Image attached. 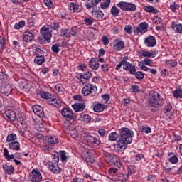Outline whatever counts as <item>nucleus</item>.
Listing matches in <instances>:
<instances>
[{"mask_svg": "<svg viewBox=\"0 0 182 182\" xmlns=\"http://www.w3.org/2000/svg\"><path fill=\"white\" fill-rule=\"evenodd\" d=\"M119 139L117 141V149L118 151L126 150L128 144L133 141L134 133L128 128L124 127L119 130Z\"/></svg>", "mask_w": 182, "mask_h": 182, "instance_id": "nucleus-1", "label": "nucleus"}, {"mask_svg": "<svg viewBox=\"0 0 182 182\" xmlns=\"http://www.w3.org/2000/svg\"><path fill=\"white\" fill-rule=\"evenodd\" d=\"M164 105V99L157 91H150L148 97L149 107H161Z\"/></svg>", "mask_w": 182, "mask_h": 182, "instance_id": "nucleus-2", "label": "nucleus"}, {"mask_svg": "<svg viewBox=\"0 0 182 182\" xmlns=\"http://www.w3.org/2000/svg\"><path fill=\"white\" fill-rule=\"evenodd\" d=\"M41 33L42 38H38V41L40 43H49L50 42V39L52 38V31L49 28V27H46V26H44L41 29Z\"/></svg>", "mask_w": 182, "mask_h": 182, "instance_id": "nucleus-3", "label": "nucleus"}, {"mask_svg": "<svg viewBox=\"0 0 182 182\" xmlns=\"http://www.w3.org/2000/svg\"><path fill=\"white\" fill-rule=\"evenodd\" d=\"M82 92L84 96H89V95L95 96L97 93V87L95 85L87 84L82 88Z\"/></svg>", "mask_w": 182, "mask_h": 182, "instance_id": "nucleus-4", "label": "nucleus"}, {"mask_svg": "<svg viewBox=\"0 0 182 182\" xmlns=\"http://www.w3.org/2000/svg\"><path fill=\"white\" fill-rule=\"evenodd\" d=\"M118 8H120L122 9V11H131L132 12H134L136 9V4H132V3H127L125 1H120L117 4Z\"/></svg>", "mask_w": 182, "mask_h": 182, "instance_id": "nucleus-5", "label": "nucleus"}, {"mask_svg": "<svg viewBox=\"0 0 182 182\" xmlns=\"http://www.w3.org/2000/svg\"><path fill=\"white\" fill-rule=\"evenodd\" d=\"M61 114L68 120H75V114H73V111H72V109L70 108H63L61 110Z\"/></svg>", "mask_w": 182, "mask_h": 182, "instance_id": "nucleus-6", "label": "nucleus"}, {"mask_svg": "<svg viewBox=\"0 0 182 182\" xmlns=\"http://www.w3.org/2000/svg\"><path fill=\"white\" fill-rule=\"evenodd\" d=\"M32 176L30 177V180L32 182H41L42 181V174L38 169H33L31 171Z\"/></svg>", "mask_w": 182, "mask_h": 182, "instance_id": "nucleus-7", "label": "nucleus"}, {"mask_svg": "<svg viewBox=\"0 0 182 182\" xmlns=\"http://www.w3.org/2000/svg\"><path fill=\"white\" fill-rule=\"evenodd\" d=\"M144 44L146 45L148 48H153L156 46V45H157L156 37L153 36L146 37L144 40Z\"/></svg>", "mask_w": 182, "mask_h": 182, "instance_id": "nucleus-8", "label": "nucleus"}, {"mask_svg": "<svg viewBox=\"0 0 182 182\" xmlns=\"http://www.w3.org/2000/svg\"><path fill=\"white\" fill-rule=\"evenodd\" d=\"M32 109L35 114H37L38 117H41V119L45 117V112H43V108L41 106L36 105L32 107Z\"/></svg>", "mask_w": 182, "mask_h": 182, "instance_id": "nucleus-9", "label": "nucleus"}, {"mask_svg": "<svg viewBox=\"0 0 182 182\" xmlns=\"http://www.w3.org/2000/svg\"><path fill=\"white\" fill-rule=\"evenodd\" d=\"M147 29H149V24L147 23H141L138 26L136 27L135 32L136 33H146L147 32Z\"/></svg>", "mask_w": 182, "mask_h": 182, "instance_id": "nucleus-10", "label": "nucleus"}, {"mask_svg": "<svg viewBox=\"0 0 182 182\" xmlns=\"http://www.w3.org/2000/svg\"><path fill=\"white\" fill-rule=\"evenodd\" d=\"M113 49L115 52H120L122 49H124V42L123 41L116 39L114 41V45L113 46Z\"/></svg>", "mask_w": 182, "mask_h": 182, "instance_id": "nucleus-11", "label": "nucleus"}, {"mask_svg": "<svg viewBox=\"0 0 182 182\" xmlns=\"http://www.w3.org/2000/svg\"><path fill=\"white\" fill-rule=\"evenodd\" d=\"M87 143H90V144H92V146H100L102 144V141L100 139H96V137L92 136V135H88L87 136Z\"/></svg>", "mask_w": 182, "mask_h": 182, "instance_id": "nucleus-12", "label": "nucleus"}, {"mask_svg": "<svg viewBox=\"0 0 182 182\" xmlns=\"http://www.w3.org/2000/svg\"><path fill=\"white\" fill-rule=\"evenodd\" d=\"M43 143L44 144H47V146H53V144L58 143V137L55 136L47 137L43 139Z\"/></svg>", "mask_w": 182, "mask_h": 182, "instance_id": "nucleus-13", "label": "nucleus"}, {"mask_svg": "<svg viewBox=\"0 0 182 182\" xmlns=\"http://www.w3.org/2000/svg\"><path fill=\"white\" fill-rule=\"evenodd\" d=\"M4 113L10 122H15V120H16V113H15V111L12 109H6Z\"/></svg>", "mask_w": 182, "mask_h": 182, "instance_id": "nucleus-14", "label": "nucleus"}, {"mask_svg": "<svg viewBox=\"0 0 182 182\" xmlns=\"http://www.w3.org/2000/svg\"><path fill=\"white\" fill-rule=\"evenodd\" d=\"M128 65H129V62H127V57H125L117 65L115 69H116V70H120V68H122V66H123V69H124V70H126V69H129Z\"/></svg>", "mask_w": 182, "mask_h": 182, "instance_id": "nucleus-15", "label": "nucleus"}, {"mask_svg": "<svg viewBox=\"0 0 182 182\" xmlns=\"http://www.w3.org/2000/svg\"><path fill=\"white\" fill-rule=\"evenodd\" d=\"M89 65L93 70L99 69V60L96 58H92L89 62Z\"/></svg>", "mask_w": 182, "mask_h": 182, "instance_id": "nucleus-16", "label": "nucleus"}, {"mask_svg": "<svg viewBox=\"0 0 182 182\" xmlns=\"http://www.w3.org/2000/svg\"><path fill=\"white\" fill-rule=\"evenodd\" d=\"M48 166L50 171H52L53 174H59V173L62 171V169L59 168V166L56 164H54L53 163L50 162L48 164Z\"/></svg>", "mask_w": 182, "mask_h": 182, "instance_id": "nucleus-17", "label": "nucleus"}, {"mask_svg": "<svg viewBox=\"0 0 182 182\" xmlns=\"http://www.w3.org/2000/svg\"><path fill=\"white\" fill-rule=\"evenodd\" d=\"M22 38L24 42H31L33 41L34 36L31 31H26L23 33Z\"/></svg>", "mask_w": 182, "mask_h": 182, "instance_id": "nucleus-18", "label": "nucleus"}, {"mask_svg": "<svg viewBox=\"0 0 182 182\" xmlns=\"http://www.w3.org/2000/svg\"><path fill=\"white\" fill-rule=\"evenodd\" d=\"M72 107L74 109L75 112H83L86 109V105L85 103H75L72 105Z\"/></svg>", "mask_w": 182, "mask_h": 182, "instance_id": "nucleus-19", "label": "nucleus"}, {"mask_svg": "<svg viewBox=\"0 0 182 182\" xmlns=\"http://www.w3.org/2000/svg\"><path fill=\"white\" fill-rule=\"evenodd\" d=\"M3 170L5 172V174H8L9 176H11V174H14L15 173V167L14 166H8L7 164H4L2 166Z\"/></svg>", "mask_w": 182, "mask_h": 182, "instance_id": "nucleus-20", "label": "nucleus"}, {"mask_svg": "<svg viewBox=\"0 0 182 182\" xmlns=\"http://www.w3.org/2000/svg\"><path fill=\"white\" fill-rule=\"evenodd\" d=\"M9 149H10V150L19 151V150H21V144H19V142L16 141H14V142H10L9 143Z\"/></svg>", "mask_w": 182, "mask_h": 182, "instance_id": "nucleus-21", "label": "nucleus"}, {"mask_svg": "<svg viewBox=\"0 0 182 182\" xmlns=\"http://www.w3.org/2000/svg\"><path fill=\"white\" fill-rule=\"evenodd\" d=\"M48 105H52L57 108H59L62 106V102H60V100H58L57 97L53 98L51 97V99H50V100H48Z\"/></svg>", "mask_w": 182, "mask_h": 182, "instance_id": "nucleus-22", "label": "nucleus"}, {"mask_svg": "<svg viewBox=\"0 0 182 182\" xmlns=\"http://www.w3.org/2000/svg\"><path fill=\"white\" fill-rule=\"evenodd\" d=\"M171 28L176 33H182V24H177V23L173 21L171 23Z\"/></svg>", "mask_w": 182, "mask_h": 182, "instance_id": "nucleus-23", "label": "nucleus"}, {"mask_svg": "<svg viewBox=\"0 0 182 182\" xmlns=\"http://www.w3.org/2000/svg\"><path fill=\"white\" fill-rule=\"evenodd\" d=\"M33 55L36 57L44 55L42 49L38 48L36 45L33 46Z\"/></svg>", "mask_w": 182, "mask_h": 182, "instance_id": "nucleus-24", "label": "nucleus"}, {"mask_svg": "<svg viewBox=\"0 0 182 182\" xmlns=\"http://www.w3.org/2000/svg\"><path fill=\"white\" fill-rule=\"evenodd\" d=\"M45 55H38L34 58V63L38 65H43V63H45Z\"/></svg>", "mask_w": 182, "mask_h": 182, "instance_id": "nucleus-25", "label": "nucleus"}, {"mask_svg": "<svg viewBox=\"0 0 182 182\" xmlns=\"http://www.w3.org/2000/svg\"><path fill=\"white\" fill-rule=\"evenodd\" d=\"M144 11L149 12V14H158L159 10L154 8L153 6H144L143 7Z\"/></svg>", "mask_w": 182, "mask_h": 182, "instance_id": "nucleus-26", "label": "nucleus"}, {"mask_svg": "<svg viewBox=\"0 0 182 182\" xmlns=\"http://www.w3.org/2000/svg\"><path fill=\"white\" fill-rule=\"evenodd\" d=\"M80 120L84 122L85 123H90L92 121V117L89 114H81L80 116Z\"/></svg>", "mask_w": 182, "mask_h": 182, "instance_id": "nucleus-27", "label": "nucleus"}, {"mask_svg": "<svg viewBox=\"0 0 182 182\" xmlns=\"http://www.w3.org/2000/svg\"><path fill=\"white\" fill-rule=\"evenodd\" d=\"M92 14L94 15V18H96V19H102L103 16H105V14H103L102 11L95 9L94 11H92Z\"/></svg>", "mask_w": 182, "mask_h": 182, "instance_id": "nucleus-28", "label": "nucleus"}, {"mask_svg": "<svg viewBox=\"0 0 182 182\" xmlns=\"http://www.w3.org/2000/svg\"><path fill=\"white\" fill-rule=\"evenodd\" d=\"M102 0H92L90 3H87L85 4V7L88 11H90L93 6H96L99 2H100Z\"/></svg>", "mask_w": 182, "mask_h": 182, "instance_id": "nucleus-29", "label": "nucleus"}, {"mask_svg": "<svg viewBox=\"0 0 182 182\" xmlns=\"http://www.w3.org/2000/svg\"><path fill=\"white\" fill-rule=\"evenodd\" d=\"M105 109V105L103 104H96L93 107L94 112H96L97 113H102Z\"/></svg>", "mask_w": 182, "mask_h": 182, "instance_id": "nucleus-30", "label": "nucleus"}, {"mask_svg": "<svg viewBox=\"0 0 182 182\" xmlns=\"http://www.w3.org/2000/svg\"><path fill=\"white\" fill-rule=\"evenodd\" d=\"M3 90V93H4V95H11L12 93V87L11 86V85L7 84L5 86L3 87L2 88Z\"/></svg>", "mask_w": 182, "mask_h": 182, "instance_id": "nucleus-31", "label": "nucleus"}, {"mask_svg": "<svg viewBox=\"0 0 182 182\" xmlns=\"http://www.w3.org/2000/svg\"><path fill=\"white\" fill-rule=\"evenodd\" d=\"M40 96L42 99H46V100H50L52 99V94L48 92L41 91L40 92Z\"/></svg>", "mask_w": 182, "mask_h": 182, "instance_id": "nucleus-32", "label": "nucleus"}, {"mask_svg": "<svg viewBox=\"0 0 182 182\" xmlns=\"http://www.w3.org/2000/svg\"><path fill=\"white\" fill-rule=\"evenodd\" d=\"M60 32V36L63 38H70V30L68 28H62Z\"/></svg>", "mask_w": 182, "mask_h": 182, "instance_id": "nucleus-33", "label": "nucleus"}, {"mask_svg": "<svg viewBox=\"0 0 182 182\" xmlns=\"http://www.w3.org/2000/svg\"><path fill=\"white\" fill-rule=\"evenodd\" d=\"M69 9L72 12H80L82 11V9H80L77 5L75 4V3L70 4Z\"/></svg>", "mask_w": 182, "mask_h": 182, "instance_id": "nucleus-34", "label": "nucleus"}, {"mask_svg": "<svg viewBox=\"0 0 182 182\" xmlns=\"http://www.w3.org/2000/svg\"><path fill=\"white\" fill-rule=\"evenodd\" d=\"M117 177L119 181L124 182L129 179V177H130V175L129 173H127L125 175L124 173H118Z\"/></svg>", "mask_w": 182, "mask_h": 182, "instance_id": "nucleus-35", "label": "nucleus"}, {"mask_svg": "<svg viewBox=\"0 0 182 182\" xmlns=\"http://www.w3.org/2000/svg\"><path fill=\"white\" fill-rule=\"evenodd\" d=\"M17 120L20 124H26V117L25 116V114L21 113L17 118Z\"/></svg>", "mask_w": 182, "mask_h": 182, "instance_id": "nucleus-36", "label": "nucleus"}, {"mask_svg": "<svg viewBox=\"0 0 182 182\" xmlns=\"http://www.w3.org/2000/svg\"><path fill=\"white\" fill-rule=\"evenodd\" d=\"M17 136L16 134H10L7 136L6 137V141L7 143H12L14 141H16L15 140H16Z\"/></svg>", "mask_w": 182, "mask_h": 182, "instance_id": "nucleus-37", "label": "nucleus"}, {"mask_svg": "<svg viewBox=\"0 0 182 182\" xmlns=\"http://www.w3.org/2000/svg\"><path fill=\"white\" fill-rule=\"evenodd\" d=\"M173 95L176 99H182V90L176 89V90L173 91Z\"/></svg>", "mask_w": 182, "mask_h": 182, "instance_id": "nucleus-38", "label": "nucleus"}, {"mask_svg": "<svg viewBox=\"0 0 182 182\" xmlns=\"http://www.w3.org/2000/svg\"><path fill=\"white\" fill-rule=\"evenodd\" d=\"M68 129V133L70 134L73 139H75V137H77V131L76 130V129L72 127H69Z\"/></svg>", "mask_w": 182, "mask_h": 182, "instance_id": "nucleus-39", "label": "nucleus"}, {"mask_svg": "<svg viewBox=\"0 0 182 182\" xmlns=\"http://www.w3.org/2000/svg\"><path fill=\"white\" fill-rule=\"evenodd\" d=\"M125 70H129L131 75H136V66L133 65V64H128V69H125Z\"/></svg>", "mask_w": 182, "mask_h": 182, "instance_id": "nucleus-40", "label": "nucleus"}, {"mask_svg": "<svg viewBox=\"0 0 182 182\" xmlns=\"http://www.w3.org/2000/svg\"><path fill=\"white\" fill-rule=\"evenodd\" d=\"M117 139H119V134L116 132H112L109 134V140H110L111 141H116Z\"/></svg>", "mask_w": 182, "mask_h": 182, "instance_id": "nucleus-41", "label": "nucleus"}, {"mask_svg": "<svg viewBox=\"0 0 182 182\" xmlns=\"http://www.w3.org/2000/svg\"><path fill=\"white\" fill-rule=\"evenodd\" d=\"M84 22L87 26H92V25H93V22H95V19L92 17L85 18L84 19Z\"/></svg>", "mask_w": 182, "mask_h": 182, "instance_id": "nucleus-42", "label": "nucleus"}, {"mask_svg": "<svg viewBox=\"0 0 182 182\" xmlns=\"http://www.w3.org/2000/svg\"><path fill=\"white\" fill-rule=\"evenodd\" d=\"M60 44L56 43L52 46L51 50L54 52V53H59L60 52Z\"/></svg>", "mask_w": 182, "mask_h": 182, "instance_id": "nucleus-43", "label": "nucleus"}, {"mask_svg": "<svg viewBox=\"0 0 182 182\" xmlns=\"http://www.w3.org/2000/svg\"><path fill=\"white\" fill-rule=\"evenodd\" d=\"M110 2H112L110 0H105L102 1L101 3L102 9H107V8H109V5H110Z\"/></svg>", "mask_w": 182, "mask_h": 182, "instance_id": "nucleus-44", "label": "nucleus"}, {"mask_svg": "<svg viewBox=\"0 0 182 182\" xmlns=\"http://www.w3.org/2000/svg\"><path fill=\"white\" fill-rule=\"evenodd\" d=\"M120 12V11L119 10V9L116 6H112L111 9V14L112 15H113L114 16H119V13Z\"/></svg>", "mask_w": 182, "mask_h": 182, "instance_id": "nucleus-45", "label": "nucleus"}, {"mask_svg": "<svg viewBox=\"0 0 182 182\" xmlns=\"http://www.w3.org/2000/svg\"><path fill=\"white\" fill-rule=\"evenodd\" d=\"M92 76H93L92 73H90L89 75H83V73H80V78L84 79L85 82H87V80H90Z\"/></svg>", "mask_w": 182, "mask_h": 182, "instance_id": "nucleus-46", "label": "nucleus"}, {"mask_svg": "<svg viewBox=\"0 0 182 182\" xmlns=\"http://www.w3.org/2000/svg\"><path fill=\"white\" fill-rule=\"evenodd\" d=\"M140 129L144 133H151V128H150V127L148 126H141Z\"/></svg>", "mask_w": 182, "mask_h": 182, "instance_id": "nucleus-47", "label": "nucleus"}, {"mask_svg": "<svg viewBox=\"0 0 182 182\" xmlns=\"http://www.w3.org/2000/svg\"><path fill=\"white\" fill-rule=\"evenodd\" d=\"M25 26V21H21L14 25V29H21Z\"/></svg>", "mask_w": 182, "mask_h": 182, "instance_id": "nucleus-48", "label": "nucleus"}, {"mask_svg": "<svg viewBox=\"0 0 182 182\" xmlns=\"http://www.w3.org/2000/svg\"><path fill=\"white\" fill-rule=\"evenodd\" d=\"M77 35V27L74 26L70 31V36H76Z\"/></svg>", "mask_w": 182, "mask_h": 182, "instance_id": "nucleus-49", "label": "nucleus"}, {"mask_svg": "<svg viewBox=\"0 0 182 182\" xmlns=\"http://www.w3.org/2000/svg\"><path fill=\"white\" fill-rule=\"evenodd\" d=\"M180 8V6L176 3H173L170 5V9L172 11V12H176L177 9Z\"/></svg>", "mask_w": 182, "mask_h": 182, "instance_id": "nucleus-50", "label": "nucleus"}, {"mask_svg": "<svg viewBox=\"0 0 182 182\" xmlns=\"http://www.w3.org/2000/svg\"><path fill=\"white\" fill-rule=\"evenodd\" d=\"M170 163H172V164H176L178 162V158H177V155L174 154L173 156H171L169 159Z\"/></svg>", "mask_w": 182, "mask_h": 182, "instance_id": "nucleus-51", "label": "nucleus"}, {"mask_svg": "<svg viewBox=\"0 0 182 182\" xmlns=\"http://www.w3.org/2000/svg\"><path fill=\"white\" fill-rule=\"evenodd\" d=\"M135 77L139 80H141V79H144V74L141 71H138L136 73H135Z\"/></svg>", "mask_w": 182, "mask_h": 182, "instance_id": "nucleus-52", "label": "nucleus"}, {"mask_svg": "<svg viewBox=\"0 0 182 182\" xmlns=\"http://www.w3.org/2000/svg\"><path fill=\"white\" fill-rule=\"evenodd\" d=\"M60 156L62 161H66L68 156H66V152L65 151H60Z\"/></svg>", "mask_w": 182, "mask_h": 182, "instance_id": "nucleus-53", "label": "nucleus"}, {"mask_svg": "<svg viewBox=\"0 0 182 182\" xmlns=\"http://www.w3.org/2000/svg\"><path fill=\"white\" fill-rule=\"evenodd\" d=\"M87 163H95V156L93 155H88L85 159Z\"/></svg>", "mask_w": 182, "mask_h": 182, "instance_id": "nucleus-54", "label": "nucleus"}, {"mask_svg": "<svg viewBox=\"0 0 182 182\" xmlns=\"http://www.w3.org/2000/svg\"><path fill=\"white\" fill-rule=\"evenodd\" d=\"M28 22V26L29 28H32V26H33V25H35V18L31 17L29 18L27 21Z\"/></svg>", "mask_w": 182, "mask_h": 182, "instance_id": "nucleus-55", "label": "nucleus"}, {"mask_svg": "<svg viewBox=\"0 0 182 182\" xmlns=\"http://www.w3.org/2000/svg\"><path fill=\"white\" fill-rule=\"evenodd\" d=\"M5 46V40L3 36H0V52L4 50V47Z\"/></svg>", "mask_w": 182, "mask_h": 182, "instance_id": "nucleus-56", "label": "nucleus"}, {"mask_svg": "<svg viewBox=\"0 0 182 182\" xmlns=\"http://www.w3.org/2000/svg\"><path fill=\"white\" fill-rule=\"evenodd\" d=\"M102 42L103 45H105V46H107V45H109L110 41L109 40V38H107V36H105L102 38Z\"/></svg>", "mask_w": 182, "mask_h": 182, "instance_id": "nucleus-57", "label": "nucleus"}, {"mask_svg": "<svg viewBox=\"0 0 182 182\" xmlns=\"http://www.w3.org/2000/svg\"><path fill=\"white\" fill-rule=\"evenodd\" d=\"M131 89H132L133 93H137V92H140V87H139L136 85H132Z\"/></svg>", "mask_w": 182, "mask_h": 182, "instance_id": "nucleus-58", "label": "nucleus"}, {"mask_svg": "<svg viewBox=\"0 0 182 182\" xmlns=\"http://www.w3.org/2000/svg\"><path fill=\"white\" fill-rule=\"evenodd\" d=\"M51 28L54 30V31H58V29H59V28H60L59 26V23L54 21L51 23Z\"/></svg>", "mask_w": 182, "mask_h": 182, "instance_id": "nucleus-59", "label": "nucleus"}, {"mask_svg": "<svg viewBox=\"0 0 182 182\" xmlns=\"http://www.w3.org/2000/svg\"><path fill=\"white\" fill-rule=\"evenodd\" d=\"M44 4L48 6V8H52V6H53L52 0H44Z\"/></svg>", "mask_w": 182, "mask_h": 182, "instance_id": "nucleus-60", "label": "nucleus"}, {"mask_svg": "<svg viewBox=\"0 0 182 182\" xmlns=\"http://www.w3.org/2000/svg\"><path fill=\"white\" fill-rule=\"evenodd\" d=\"M124 31L125 32H127V33H129V35H132V26L131 25L126 26L124 28Z\"/></svg>", "mask_w": 182, "mask_h": 182, "instance_id": "nucleus-61", "label": "nucleus"}, {"mask_svg": "<svg viewBox=\"0 0 182 182\" xmlns=\"http://www.w3.org/2000/svg\"><path fill=\"white\" fill-rule=\"evenodd\" d=\"M135 159H136V161H141V160H143V159H144V155H143L141 154H136Z\"/></svg>", "mask_w": 182, "mask_h": 182, "instance_id": "nucleus-62", "label": "nucleus"}, {"mask_svg": "<svg viewBox=\"0 0 182 182\" xmlns=\"http://www.w3.org/2000/svg\"><path fill=\"white\" fill-rule=\"evenodd\" d=\"M97 133L101 137H105V135L106 134V130L104 129H101L98 130Z\"/></svg>", "mask_w": 182, "mask_h": 182, "instance_id": "nucleus-63", "label": "nucleus"}, {"mask_svg": "<svg viewBox=\"0 0 182 182\" xmlns=\"http://www.w3.org/2000/svg\"><path fill=\"white\" fill-rule=\"evenodd\" d=\"M53 159L54 160L55 164H58V163H59V155L58 154H54Z\"/></svg>", "mask_w": 182, "mask_h": 182, "instance_id": "nucleus-64", "label": "nucleus"}]
</instances>
